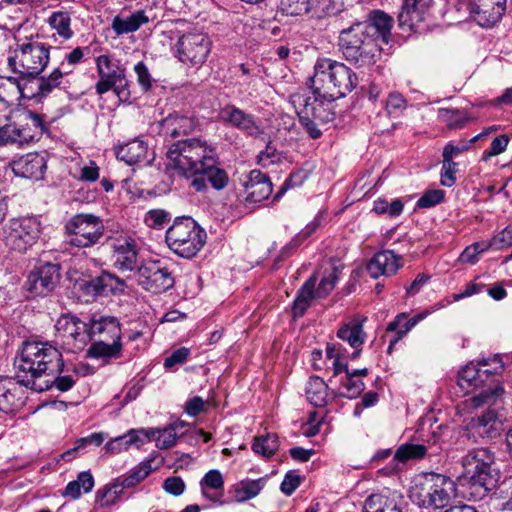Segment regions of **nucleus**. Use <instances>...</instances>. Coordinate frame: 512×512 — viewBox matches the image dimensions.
<instances>
[{
	"instance_id": "obj_1",
	"label": "nucleus",
	"mask_w": 512,
	"mask_h": 512,
	"mask_svg": "<svg viewBox=\"0 0 512 512\" xmlns=\"http://www.w3.org/2000/svg\"><path fill=\"white\" fill-rule=\"evenodd\" d=\"M14 365L19 382L36 392L56 389L67 392L77 382L78 373L65 368L62 352L48 341H24Z\"/></svg>"
},
{
	"instance_id": "obj_2",
	"label": "nucleus",
	"mask_w": 512,
	"mask_h": 512,
	"mask_svg": "<svg viewBox=\"0 0 512 512\" xmlns=\"http://www.w3.org/2000/svg\"><path fill=\"white\" fill-rule=\"evenodd\" d=\"M393 19L383 11H372L367 20L343 29L339 47L345 59L357 67L374 65L381 55L382 44H388Z\"/></svg>"
},
{
	"instance_id": "obj_3",
	"label": "nucleus",
	"mask_w": 512,
	"mask_h": 512,
	"mask_svg": "<svg viewBox=\"0 0 512 512\" xmlns=\"http://www.w3.org/2000/svg\"><path fill=\"white\" fill-rule=\"evenodd\" d=\"M464 476L468 480L471 498L482 500L494 490L501 478L496 464L495 453L489 448H474L462 457Z\"/></svg>"
},
{
	"instance_id": "obj_4",
	"label": "nucleus",
	"mask_w": 512,
	"mask_h": 512,
	"mask_svg": "<svg viewBox=\"0 0 512 512\" xmlns=\"http://www.w3.org/2000/svg\"><path fill=\"white\" fill-rule=\"evenodd\" d=\"M356 74L344 63L330 58L318 59L309 87L322 98L334 101L350 93L357 85Z\"/></svg>"
},
{
	"instance_id": "obj_5",
	"label": "nucleus",
	"mask_w": 512,
	"mask_h": 512,
	"mask_svg": "<svg viewBox=\"0 0 512 512\" xmlns=\"http://www.w3.org/2000/svg\"><path fill=\"white\" fill-rule=\"evenodd\" d=\"M166 157L170 165L186 178L199 174V170L217 159L216 148L201 138H188L171 144Z\"/></svg>"
},
{
	"instance_id": "obj_6",
	"label": "nucleus",
	"mask_w": 512,
	"mask_h": 512,
	"mask_svg": "<svg viewBox=\"0 0 512 512\" xmlns=\"http://www.w3.org/2000/svg\"><path fill=\"white\" fill-rule=\"evenodd\" d=\"M121 324L114 316L93 315L89 322V341L94 340L88 349L91 358L119 359L123 343Z\"/></svg>"
},
{
	"instance_id": "obj_7",
	"label": "nucleus",
	"mask_w": 512,
	"mask_h": 512,
	"mask_svg": "<svg viewBox=\"0 0 512 512\" xmlns=\"http://www.w3.org/2000/svg\"><path fill=\"white\" fill-rule=\"evenodd\" d=\"M454 492L455 484L450 478L442 474L429 473L415 478L409 497L421 508L436 510L446 507Z\"/></svg>"
},
{
	"instance_id": "obj_8",
	"label": "nucleus",
	"mask_w": 512,
	"mask_h": 512,
	"mask_svg": "<svg viewBox=\"0 0 512 512\" xmlns=\"http://www.w3.org/2000/svg\"><path fill=\"white\" fill-rule=\"evenodd\" d=\"M50 59V46L38 38H29L18 43L8 65L13 72L25 79H39Z\"/></svg>"
},
{
	"instance_id": "obj_9",
	"label": "nucleus",
	"mask_w": 512,
	"mask_h": 512,
	"mask_svg": "<svg viewBox=\"0 0 512 512\" xmlns=\"http://www.w3.org/2000/svg\"><path fill=\"white\" fill-rule=\"evenodd\" d=\"M206 239L205 230L191 217L176 218L165 235L169 249L187 259L198 254L204 247Z\"/></svg>"
},
{
	"instance_id": "obj_10",
	"label": "nucleus",
	"mask_w": 512,
	"mask_h": 512,
	"mask_svg": "<svg viewBox=\"0 0 512 512\" xmlns=\"http://www.w3.org/2000/svg\"><path fill=\"white\" fill-rule=\"evenodd\" d=\"M104 232L103 220L94 214H76L65 224L66 242L77 248H89L98 244Z\"/></svg>"
},
{
	"instance_id": "obj_11",
	"label": "nucleus",
	"mask_w": 512,
	"mask_h": 512,
	"mask_svg": "<svg viewBox=\"0 0 512 512\" xmlns=\"http://www.w3.org/2000/svg\"><path fill=\"white\" fill-rule=\"evenodd\" d=\"M477 365L479 370H487L481 377L482 380H485L486 388L469 399L470 406L480 408L484 405H497L503 399L505 392L501 383V374L504 370L503 362L499 356L495 355L492 358H482Z\"/></svg>"
},
{
	"instance_id": "obj_12",
	"label": "nucleus",
	"mask_w": 512,
	"mask_h": 512,
	"mask_svg": "<svg viewBox=\"0 0 512 512\" xmlns=\"http://www.w3.org/2000/svg\"><path fill=\"white\" fill-rule=\"evenodd\" d=\"M96 68L99 80L95 84V90L98 95L113 90L121 102L130 99L131 93L125 69L119 65L118 61L108 55H100L96 58Z\"/></svg>"
},
{
	"instance_id": "obj_13",
	"label": "nucleus",
	"mask_w": 512,
	"mask_h": 512,
	"mask_svg": "<svg viewBox=\"0 0 512 512\" xmlns=\"http://www.w3.org/2000/svg\"><path fill=\"white\" fill-rule=\"evenodd\" d=\"M41 223L36 217L12 219L4 228V241L7 248L17 252H26L38 240Z\"/></svg>"
},
{
	"instance_id": "obj_14",
	"label": "nucleus",
	"mask_w": 512,
	"mask_h": 512,
	"mask_svg": "<svg viewBox=\"0 0 512 512\" xmlns=\"http://www.w3.org/2000/svg\"><path fill=\"white\" fill-rule=\"evenodd\" d=\"M152 459H146L133 467L125 476L115 479L113 483L99 490L96 495L97 502L102 507H109L116 503L124 489L137 486L153 471Z\"/></svg>"
},
{
	"instance_id": "obj_15",
	"label": "nucleus",
	"mask_w": 512,
	"mask_h": 512,
	"mask_svg": "<svg viewBox=\"0 0 512 512\" xmlns=\"http://www.w3.org/2000/svg\"><path fill=\"white\" fill-rule=\"evenodd\" d=\"M211 40L204 33L183 34L175 44V55L188 66H201L211 51Z\"/></svg>"
},
{
	"instance_id": "obj_16",
	"label": "nucleus",
	"mask_w": 512,
	"mask_h": 512,
	"mask_svg": "<svg viewBox=\"0 0 512 512\" xmlns=\"http://www.w3.org/2000/svg\"><path fill=\"white\" fill-rule=\"evenodd\" d=\"M56 331L62 339V344L70 352L81 351L89 342V323L79 318L64 314L56 324Z\"/></svg>"
},
{
	"instance_id": "obj_17",
	"label": "nucleus",
	"mask_w": 512,
	"mask_h": 512,
	"mask_svg": "<svg viewBox=\"0 0 512 512\" xmlns=\"http://www.w3.org/2000/svg\"><path fill=\"white\" fill-rule=\"evenodd\" d=\"M326 356L328 359L332 360L334 377L345 372V376L341 380L344 391L340 392L339 395L348 399L357 398L364 391L365 384L361 379H357L350 374L341 345L328 343L326 346Z\"/></svg>"
},
{
	"instance_id": "obj_18",
	"label": "nucleus",
	"mask_w": 512,
	"mask_h": 512,
	"mask_svg": "<svg viewBox=\"0 0 512 512\" xmlns=\"http://www.w3.org/2000/svg\"><path fill=\"white\" fill-rule=\"evenodd\" d=\"M135 277L140 286L154 294L171 289L175 283L174 276L169 268L158 261L148 262L138 267Z\"/></svg>"
},
{
	"instance_id": "obj_19",
	"label": "nucleus",
	"mask_w": 512,
	"mask_h": 512,
	"mask_svg": "<svg viewBox=\"0 0 512 512\" xmlns=\"http://www.w3.org/2000/svg\"><path fill=\"white\" fill-rule=\"evenodd\" d=\"M58 263L39 261L29 273L26 288L33 296H47L60 281Z\"/></svg>"
},
{
	"instance_id": "obj_20",
	"label": "nucleus",
	"mask_w": 512,
	"mask_h": 512,
	"mask_svg": "<svg viewBox=\"0 0 512 512\" xmlns=\"http://www.w3.org/2000/svg\"><path fill=\"white\" fill-rule=\"evenodd\" d=\"M487 408L480 414L470 419L466 425V432L469 438L477 441L491 440L500 436L503 430L502 421L494 405H486Z\"/></svg>"
},
{
	"instance_id": "obj_21",
	"label": "nucleus",
	"mask_w": 512,
	"mask_h": 512,
	"mask_svg": "<svg viewBox=\"0 0 512 512\" xmlns=\"http://www.w3.org/2000/svg\"><path fill=\"white\" fill-rule=\"evenodd\" d=\"M37 79H25L20 77L0 76V101L9 103L20 98L41 102L42 96L38 89Z\"/></svg>"
},
{
	"instance_id": "obj_22",
	"label": "nucleus",
	"mask_w": 512,
	"mask_h": 512,
	"mask_svg": "<svg viewBox=\"0 0 512 512\" xmlns=\"http://www.w3.org/2000/svg\"><path fill=\"white\" fill-rule=\"evenodd\" d=\"M217 159L209 161L203 169L199 170V174H195L191 179L190 186L197 192H206L209 185L217 190H224L229 183L227 172L216 165Z\"/></svg>"
},
{
	"instance_id": "obj_23",
	"label": "nucleus",
	"mask_w": 512,
	"mask_h": 512,
	"mask_svg": "<svg viewBox=\"0 0 512 512\" xmlns=\"http://www.w3.org/2000/svg\"><path fill=\"white\" fill-rule=\"evenodd\" d=\"M462 6L475 16L481 26L488 27L502 18L505 0H466Z\"/></svg>"
},
{
	"instance_id": "obj_24",
	"label": "nucleus",
	"mask_w": 512,
	"mask_h": 512,
	"mask_svg": "<svg viewBox=\"0 0 512 512\" xmlns=\"http://www.w3.org/2000/svg\"><path fill=\"white\" fill-rule=\"evenodd\" d=\"M220 118L248 136L258 137L263 133L255 117L235 105L223 107L220 111Z\"/></svg>"
},
{
	"instance_id": "obj_25",
	"label": "nucleus",
	"mask_w": 512,
	"mask_h": 512,
	"mask_svg": "<svg viewBox=\"0 0 512 512\" xmlns=\"http://www.w3.org/2000/svg\"><path fill=\"white\" fill-rule=\"evenodd\" d=\"M114 265L119 270L134 271L138 269V251L136 242L129 237L115 239L113 244Z\"/></svg>"
},
{
	"instance_id": "obj_26",
	"label": "nucleus",
	"mask_w": 512,
	"mask_h": 512,
	"mask_svg": "<svg viewBox=\"0 0 512 512\" xmlns=\"http://www.w3.org/2000/svg\"><path fill=\"white\" fill-rule=\"evenodd\" d=\"M432 0H404L398 16L399 26L409 30H417L425 21Z\"/></svg>"
},
{
	"instance_id": "obj_27",
	"label": "nucleus",
	"mask_w": 512,
	"mask_h": 512,
	"mask_svg": "<svg viewBox=\"0 0 512 512\" xmlns=\"http://www.w3.org/2000/svg\"><path fill=\"white\" fill-rule=\"evenodd\" d=\"M46 168V157L39 153H28L12 163V170L16 176L36 181L43 178Z\"/></svg>"
},
{
	"instance_id": "obj_28",
	"label": "nucleus",
	"mask_w": 512,
	"mask_h": 512,
	"mask_svg": "<svg viewBox=\"0 0 512 512\" xmlns=\"http://www.w3.org/2000/svg\"><path fill=\"white\" fill-rule=\"evenodd\" d=\"M297 101L302 109V114L317 120L321 124L328 123L334 119L331 103L333 101L326 100L312 90V95L303 97L299 96Z\"/></svg>"
},
{
	"instance_id": "obj_29",
	"label": "nucleus",
	"mask_w": 512,
	"mask_h": 512,
	"mask_svg": "<svg viewBox=\"0 0 512 512\" xmlns=\"http://www.w3.org/2000/svg\"><path fill=\"white\" fill-rule=\"evenodd\" d=\"M126 287L123 279L108 271H102L98 276L93 277L84 284L86 293L94 296L123 293Z\"/></svg>"
},
{
	"instance_id": "obj_30",
	"label": "nucleus",
	"mask_w": 512,
	"mask_h": 512,
	"mask_svg": "<svg viewBox=\"0 0 512 512\" xmlns=\"http://www.w3.org/2000/svg\"><path fill=\"white\" fill-rule=\"evenodd\" d=\"M402 258L392 250H382L373 255L368 261L367 273L374 279L380 276L390 277L402 266Z\"/></svg>"
},
{
	"instance_id": "obj_31",
	"label": "nucleus",
	"mask_w": 512,
	"mask_h": 512,
	"mask_svg": "<svg viewBox=\"0 0 512 512\" xmlns=\"http://www.w3.org/2000/svg\"><path fill=\"white\" fill-rule=\"evenodd\" d=\"M68 62L62 61L60 65L54 68L47 76H41L36 80L42 99L47 98L55 89H66L69 84L68 77L72 74L74 66L67 65Z\"/></svg>"
},
{
	"instance_id": "obj_32",
	"label": "nucleus",
	"mask_w": 512,
	"mask_h": 512,
	"mask_svg": "<svg viewBox=\"0 0 512 512\" xmlns=\"http://www.w3.org/2000/svg\"><path fill=\"white\" fill-rule=\"evenodd\" d=\"M245 202L254 204L267 199L272 193L269 177L259 170H252L244 183Z\"/></svg>"
},
{
	"instance_id": "obj_33",
	"label": "nucleus",
	"mask_w": 512,
	"mask_h": 512,
	"mask_svg": "<svg viewBox=\"0 0 512 512\" xmlns=\"http://www.w3.org/2000/svg\"><path fill=\"white\" fill-rule=\"evenodd\" d=\"M13 119H17V125L23 129L24 139L29 143L38 140L48 129L43 116L31 110H18L13 114Z\"/></svg>"
},
{
	"instance_id": "obj_34",
	"label": "nucleus",
	"mask_w": 512,
	"mask_h": 512,
	"mask_svg": "<svg viewBox=\"0 0 512 512\" xmlns=\"http://www.w3.org/2000/svg\"><path fill=\"white\" fill-rule=\"evenodd\" d=\"M150 21L144 10H136L131 15H116L111 23V28L118 36L136 32L141 26Z\"/></svg>"
},
{
	"instance_id": "obj_35",
	"label": "nucleus",
	"mask_w": 512,
	"mask_h": 512,
	"mask_svg": "<svg viewBox=\"0 0 512 512\" xmlns=\"http://www.w3.org/2000/svg\"><path fill=\"white\" fill-rule=\"evenodd\" d=\"M317 280L316 274L311 275L297 291L292 307V313L295 318L302 317L310 307L312 301L319 299L315 291Z\"/></svg>"
},
{
	"instance_id": "obj_36",
	"label": "nucleus",
	"mask_w": 512,
	"mask_h": 512,
	"mask_svg": "<svg viewBox=\"0 0 512 512\" xmlns=\"http://www.w3.org/2000/svg\"><path fill=\"white\" fill-rule=\"evenodd\" d=\"M265 484V478L256 480L244 479L233 485L230 493L234 501L245 502L256 497L262 491Z\"/></svg>"
},
{
	"instance_id": "obj_37",
	"label": "nucleus",
	"mask_w": 512,
	"mask_h": 512,
	"mask_svg": "<svg viewBox=\"0 0 512 512\" xmlns=\"http://www.w3.org/2000/svg\"><path fill=\"white\" fill-rule=\"evenodd\" d=\"M307 400L315 407H324L328 404L330 393L328 384L318 376H311L306 384Z\"/></svg>"
},
{
	"instance_id": "obj_38",
	"label": "nucleus",
	"mask_w": 512,
	"mask_h": 512,
	"mask_svg": "<svg viewBox=\"0 0 512 512\" xmlns=\"http://www.w3.org/2000/svg\"><path fill=\"white\" fill-rule=\"evenodd\" d=\"M146 154L147 145L143 141L137 139L119 146L116 149V157L128 165L141 162L146 158Z\"/></svg>"
},
{
	"instance_id": "obj_39",
	"label": "nucleus",
	"mask_w": 512,
	"mask_h": 512,
	"mask_svg": "<svg viewBox=\"0 0 512 512\" xmlns=\"http://www.w3.org/2000/svg\"><path fill=\"white\" fill-rule=\"evenodd\" d=\"M486 370H479L477 363L471 362L466 365L458 374V385L465 390L483 388L485 389V380L482 376Z\"/></svg>"
},
{
	"instance_id": "obj_40",
	"label": "nucleus",
	"mask_w": 512,
	"mask_h": 512,
	"mask_svg": "<svg viewBox=\"0 0 512 512\" xmlns=\"http://www.w3.org/2000/svg\"><path fill=\"white\" fill-rule=\"evenodd\" d=\"M429 313L430 312L428 310H424L408 320H406L407 315L405 313H400L388 324L387 331L397 332L399 337L403 338L420 321L425 319Z\"/></svg>"
},
{
	"instance_id": "obj_41",
	"label": "nucleus",
	"mask_w": 512,
	"mask_h": 512,
	"mask_svg": "<svg viewBox=\"0 0 512 512\" xmlns=\"http://www.w3.org/2000/svg\"><path fill=\"white\" fill-rule=\"evenodd\" d=\"M94 487V478L88 471L79 473L76 480L69 482L66 485L64 496L71 497L72 499H78L81 496V492L88 493Z\"/></svg>"
},
{
	"instance_id": "obj_42",
	"label": "nucleus",
	"mask_w": 512,
	"mask_h": 512,
	"mask_svg": "<svg viewBox=\"0 0 512 512\" xmlns=\"http://www.w3.org/2000/svg\"><path fill=\"white\" fill-rule=\"evenodd\" d=\"M200 487H201L202 495L205 498H207L213 502L218 501L220 496H222V493H220L219 496L217 494H210L208 492V489L223 491L224 479H223L220 471L216 470V469L208 471L204 475V477L201 479Z\"/></svg>"
},
{
	"instance_id": "obj_43",
	"label": "nucleus",
	"mask_w": 512,
	"mask_h": 512,
	"mask_svg": "<svg viewBox=\"0 0 512 512\" xmlns=\"http://www.w3.org/2000/svg\"><path fill=\"white\" fill-rule=\"evenodd\" d=\"M338 338L347 342L352 348H359L365 340L362 325L357 322L344 324L337 332Z\"/></svg>"
},
{
	"instance_id": "obj_44",
	"label": "nucleus",
	"mask_w": 512,
	"mask_h": 512,
	"mask_svg": "<svg viewBox=\"0 0 512 512\" xmlns=\"http://www.w3.org/2000/svg\"><path fill=\"white\" fill-rule=\"evenodd\" d=\"M106 437L107 435L104 432H95L86 437L79 438L75 441L74 447L65 451L61 455V457L66 461H70L74 459L77 456V454L80 451L84 450L86 447L90 445H93L95 447L100 446L104 442Z\"/></svg>"
},
{
	"instance_id": "obj_45",
	"label": "nucleus",
	"mask_w": 512,
	"mask_h": 512,
	"mask_svg": "<svg viewBox=\"0 0 512 512\" xmlns=\"http://www.w3.org/2000/svg\"><path fill=\"white\" fill-rule=\"evenodd\" d=\"M437 118L449 129L462 128L469 120L468 115L456 108H440L437 112Z\"/></svg>"
},
{
	"instance_id": "obj_46",
	"label": "nucleus",
	"mask_w": 512,
	"mask_h": 512,
	"mask_svg": "<svg viewBox=\"0 0 512 512\" xmlns=\"http://www.w3.org/2000/svg\"><path fill=\"white\" fill-rule=\"evenodd\" d=\"M48 24L64 40H68L73 36V31L71 29V17L68 12H53L48 18Z\"/></svg>"
},
{
	"instance_id": "obj_47",
	"label": "nucleus",
	"mask_w": 512,
	"mask_h": 512,
	"mask_svg": "<svg viewBox=\"0 0 512 512\" xmlns=\"http://www.w3.org/2000/svg\"><path fill=\"white\" fill-rule=\"evenodd\" d=\"M341 271V267L336 265H332L329 270H325L317 288L315 287L318 298L324 299L333 291L339 280Z\"/></svg>"
},
{
	"instance_id": "obj_48",
	"label": "nucleus",
	"mask_w": 512,
	"mask_h": 512,
	"mask_svg": "<svg viewBox=\"0 0 512 512\" xmlns=\"http://www.w3.org/2000/svg\"><path fill=\"white\" fill-rule=\"evenodd\" d=\"M279 447L278 436L274 433H267L257 437L252 445V450L263 457L273 456Z\"/></svg>"
},
{
	"instance_id": "obj_49",
	"label": "nucleus",
	"mask_w": 512,
	"mask_h": 512,
	"mask_svg": "<svg viewBox=\"0 0 512 512\" xmlns=\"http://www.w3.org/2000/svg\"><path fill=\"white\" fill-rule=\"evenodd\" d=\"M183 426L184 423L180 422L170 425L164 429H155L156 435L153 440H155L156 446L159 449H169L173 447L176 444L178 438L176 429Z\"/></svg>"
},
{
	"instance_id": "obj_50",
	"label": "nucleus",
	"mask_w": 512,
	"mask_h": 512,
	"mask_svg": "<svg viewBox=\"0 0 512 512\" xmlns=\"http://www.w3.org/2000/svg\"><path fill=\"white\" fill-rule=\"evenodd\" d=\"M427 453L426 446L422 444L405 443L398 447L394 454V460L406 462L412 459H421Z\"/></svg>"
},
{
	"instance_id": "obj_51",
	"label": "nucleus",
	"mask_w": 512,
	"mask_h": 512,
	"mask_svg": "<svg viewBox=\"0 0 512 512\" xmlns=\"http://www.w3.org/2000/svg\"><path fill=\"white\" fill-rule=\"evenodd\" d=\"M393 505L395 504L389 501L388 497L374 493L365 499L361 512H386Z\"/></svg>"
},
{
	"instance_id": "obj_52",
	"label": "nucleus",
	"mask_w": 512,
	"mask_h": 512,
	"mask_svg": "<svg viewBox=\"0 0 512 512\" xmlns=\"http://www.w3.org/2000/svg\"><path fill=\"white\" fill-rule=\"evenodd\" d=\"M24 131L21 127L17 125V119H13V121L0 130V138L5 143H17L24 144L29 143L27 139H24Z\"/></svg>"
},
{
	"instance_id": "obj_53",
	"label": "nucleus",
	"mask_w": 512,
	"mask_h": 512,
	"mask_svg": "<svg viewBox=\"0 0 512 512\" xmlns=\"http://www.w3.org/2000/svg\"><path fill=\"white\" fill-rule=\"evenodd\" d=\"M320 226V221L314 219L308 223L284 248L283 252H287L299 247L303 241L310 237Z\"/></svg>"
},
{
	"instance_id": "obj_54",
	"label": "nucleus",
	"mask_w": 512,
	"mask_h": 512,
	"mask_svg": "<svg viewBox=\"0 0 512 512\" xmlns=\"http://www.w3.org/2000/svg\"><path fill=\"white\" fill-rule=\"evenodd\" d=\"M172 114L175 119V127L178 137L192 133L198 126L197 119L192 116L180 115L178 113Z\"/></svg>"
},
{
	"instance_id": "obj_55",
	"label": "nucleus",
	"mask_w": 512,
	"mask_h": 512,
	"mask_svg": "<svg viewBox=\"0 0 512 512\" xmlns=\"http://www.w3.org/2000/svg\"><path fill=\"white\" fill-rule=\"evenodd\" d=\"M308 0H280V10L290 16L308 13Z\"/></svg>"
},
{
	"instance_id": "obj_56",
	"label": "nucleus",
	"mask_w": 512,
	"mask_h": 512,
	"mask_svg": "<svg viewBox=\"0 0 512 512\" xmlns=\"http://www.w3.org/2000/svg\"><path fill=\"white\" fill-rule=\"evenodd\" d=\"M156 430L149 429H132L127 433L129 445L140 447L144 443L150 442L155 438Z\"/></svg>"
},
{
	"instance_id": "obj_57",
	"label": "nucleus",
	"mask_w": 512,
	"mask_h": 512,
	"mask_svg": "<svg viewBox=\"0 0 512 512\" xmlns=\"http://www.w3.org/2000/svg\"><path fill=\"white\" fill-rule=\"evenodd\" d=\"M445 192L440 189L426 191L417 201V207L430 208L443 202Z\"/></svg>"
},
{
	"instance_id": "obj_58",
	"label": "nucleus",
	"mask_w": 512,
	"mask_h": 512,
	"mask_svg": "<svg viewBox=\"0 0 512 512\" xmlns=\"http://www.w3.org/2000/svg\"><path fill=\"white\" fill-rule=\"evenodd\" d=\"M162 488L166 493L178 497L185 491L186 484L181 477L171 476L163 481Z\"/></svg>"
},
{
	"instance_id": "obj_59",
	"label": "nucleus",
	"mask_w": 512,
	"mask_h": 512,
	"mask_svg": "<svg viewBox=\"0 0 512 512\" xmlns=\"http://www.w3.org/2000/svg\"><path fill=\"white\" fill-rule=\"evenodd\" d=\"M456 168L457 163L454 161L446 162L443 158V165L441 169L440 183L445 187H452L456 182Z\"/></svg>"
},
{
	"instance_id": "obj_60",
	"label": "nucleus",
	"mask_w": 512,
	"mask_h": 512,
	"mask_svg": "<svg viewBox=\"0 0 512 512\" xmlns=\"http://www.w3.org/2000/svg\"><path fill=\"white\" fill-rule=\"evenodd\" d=\"M491 245L496 250L512 246V223L491 239Z\"/></svg>"
},
{
	"instance_id": "obj_61",
	"label": "nucleus",
	"mask_w": 512,
	"mask_h": 512,
	"mask_svg": "<svg viewBox=\"0 0 512 512\" xmlns=\"http://www.w3.org/2000/svg\"><path fill=\"white\" fill-rule=\"evenodd\" d=\"M156 128L158 129V133L165 139L178 137L175 127V119L173 118L172 113L169 114L166 118L158 121L156 123Z\"/></svg>"
},
{
	"instance_id": "obj_62",
	"label": "nucleus",
	"mask_w": 512,
	"mask_h": 512,
	"mask_svg": "<svg viewBox=\"0 0 512 512\" xmlns=\"http://www.w3.org/2000/svg\"><path fill=\"white\" fill-rule=\"evenodd\" d=\"M407 103L404 97L399 93H390L386 101V110L390 115H398L406 109Z\"/></svg>"
},
{
	"instance_id": "obj_63",
	"label": "nucleus",
	"mask_w": 512,
	"mask_h": 512,
	"mask_svg": "<svg viewBox=\"0 0 512 512\" xmlns=\"http://www.w3.org/2000/svg\"><path fill=\"white\" fill-rule=\"evenodd\" d=\"M170 220V214L162 209L150 210L145 218L146 223L151 227H161Z\"/></svg>"
},
{
	"instance_id": "obj_64",
	"label": "nucleus",
	"mask_w": 512,
	"mask_h": 512,
	"mask_svg": "<svg viewBox=\"0 0 512 512\" xmlns=\"http://www.w3.org/2000/svg\"><path fill=\"white\" fill-rule=\"evenodd\" d=\"M137 75V81L144 91H148L152 87V78L147 66L144 62H138L134 66Z\"/></svg>"
}]
</instances>
